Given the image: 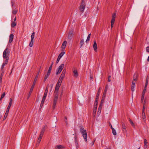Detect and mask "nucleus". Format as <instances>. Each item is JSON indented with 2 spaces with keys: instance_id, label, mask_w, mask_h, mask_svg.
<instances>
[{
  "instance_id": "obj_1",
  "label": "nucleus",
  "mask_w": 149,
  "mask_h": 149,
  "mask_svg": "<svg viewBox=\"0 0 149 149\" xmlns=\"http://www.w3.org/2000/svg\"><path fill=\"white\" fill-rule=\"evenodd\" d=\"M10 51L8 48H6L4 51L3 54V57L5 59L6 62H8L9 59Z\"/></svg>"
},
{
  "instance_id": "obj_49",
  "label": "nucleus",
  "mask_w": 149,
  "mask_h": 149,
  "mask_svg": "<svg viewBox=\"0 0 149 149\" xmlns=\"http://www.w3.org/2000/svg\"><path fill=\"white\" fill-rule=\"evenodd\" d=\"M74 138V140H75V142L77 141V135L76 134H75V135Z\"/></svg>"
},
{
  "instance_id": "obj_18",
  "label": "nucleus",
  "mask_w": 149,
  "mask_h": 149,
  "mask_svg": "<svg viewBox=\"0 0 149 149\" xmlns=\"http://www.w3.org/2000/svg\"><path fill=\"white\" fill-rule=\"evenodd\" d=\"M65 148V147L63 146L62 145H57L56 147L55 148L56 149H63Z\"/></svg>"
},
{
  "instance_id": "obj_42",
  "label": "nucleus",
  "mask_w": 149,
  "mask_h": 149,
  "mask_svg": "<svg viewBox=\"0 0 149 149\" xmlns=\"http://www.w3.org/2000/svg\"><path fill=\"white\" fill-rule=\"evenodd\" d=\"M105 98H103V97H102V99L101 101V103L100 104H102H102L104 102V100L105 99Z\"/></svg>"
},
{
  "instance_id": "obj_35",
  "label": "nucleus",
  "mask_w": 149,
  "mask_h": 149,
  "mask_svg": "<svg viewBox=\"0 0 149 149\" xmlns=\"http://www.w3.org/2000/svg\"><path fill=\"white\" fill-rule=\"evenodd\" d=\"M145 94L142 93V97H141V101L142 102H143V101L144 97L145 96Z\"/></svg>"
},
{
  "instance_id": "obj_31",
  "label": "nucleus",
  "mask_w": 149,
  "mask_h": 149,
  "mask_svg": "<svg viewBox=\"0 0 149 149\" xmlns=\"http://www.w3.org/2000/svg\"><path fill=\"white\" fill-rule=\"evenodd\" d=\"M54 93H55V95H54V97L58 98V92H54Z\"/></svg>"
},
{
  "instance_id": "obj_12",
  "label": "nucleus",
  "mask_w": 149,
  "mask_h": 149,
  "mask_svg": "<svg viewBox=\"0 0 149 149\" xmlns=\"http://www.w3.org/2000/svg\"><path fill=\"white\" fill-rule=\"evenodd\" d=\"M97 104L98 103H97L96 104V103H95V105L94 106V108H93V114L94 115L95 114V113H96L97 108Z\"/></svg>"
},
{
  "instance_id": "obj_36",
  "label": "nucleus",
  "mask_w": 149,
  "mask_h": 149,
  "mask_svg": "<svg viewBox=\"0 0 149 149\" xmlns=\"http://www.w3.org/2000/svg\"><path fill=\"white\" fill-rule=\"evenodd\" d=\"M45 130L42 128L41 131V132H40V134L42 136H43V134L45 131Z\"/></svg>"
},
{
  "instance_id": "obj_40",
  "label": "nucleus",
  "mask_w": 149,
  "mask_h": 149,
  "mask_svg": "<svg viewBox=\"0 0 149 149\" xmlns=\"http://www.w3.org/2000/svg\"><path fill=\"white\" fill-rule=\"evenodd\" d=\"M60 87H57L56 86L55 90L54 92H58V91L59 90V88Z\"/></svg>"
},
{
  "instance_id": "obj_23",
  "label": "nucleus",
  "mask_w": 149,
  "mask_h": 149,
  "mask_svg": "<svg viewBox=\"0 0 149 149\" xmlns=\"http://www.w3.org/2000/svg\"><path fill=\"white\" fill-rule=\"evenodd\" d=\"M102 108V104H100L98 108V113H100L101 112V109Z\"/></svg>"
},
{
  "instance_id": "obj_8",
  "label": "nucleus",
  "mask_w": 149,
  "mask_h": 149,
  "mask_svg": "<svg viewBox=\"0 0 149 149\" xmlns=\"http://www.w3.org/2000/svg\"><path fill=\"white\" fill-rule=\"evenodd\" d=\"M73 36V31H71L69 33L68 36V39L69 41H70L72 39Z\"/></svg>"
},
{
  "instance_id": "obj_10",
  "label": "nucleus",
  "mask_w": 149,
  "mask_h": 149,
  "mask_svg": "<svg viewBox=\"0 0 149 149\" xmlns=\"http://www.w3.org/2000/svg\"><path fill=\"white\" fill-rule=\"evenodd\" d=\"M58 98L54 97L53 99V107L54 109L56 107Z\"/></svg>"
},
{
  "instance_id": "obj_39",
  "label": "nucleus",
  "mask_w": 149,
  "mask_h": 149,
  "mask_svg": "<svg viewBox=\"0 0 149 149\" xmlns=\"http://www.w3.org/2000/svg\"><path fill=\"white\" fill-rule=\"evenodd\" d=\"M16 25V24L14 22H12L11 23V26L12 27H15Z\"/></svg>"
},
{
  "instance_id": "obj_61",
  "label": "nucleus",
  "mask_w": 149,
  "mask_h": 149,
  "mask_svg": "<svg viewBox=\"0 0 149 149\" xmlns=\"http://www.w3.org/2000/svg\"><path fill=\"white\" fill-rule=\"evenodd\" d=\"M47 94L44 93V95H43V97H46L47 96Z\"/></svg>"
},
{
  "instance_id": "obj_25",
  "label": "nucleus",
  "mask_w": 149,
  "mask_h": 149,
  "mask_svg": "<svg viewBox=\"0 0 149 149\" xmlns=\"http://www.w3.org/2000/svg\"><path fill=\"white\" fill-rule=\"evenodd\" d=\"M129 120L131 124V125H132V126L133 127L135 128V125L134 123H133L132 121L129 118Z\"/></svg>"
},
{
  "instance_id": "obj_4",
  "label": "nucleus",
  "mask_w": 149,
  "mask_h": 149,
  "mask_svg": "<svg viewBox=\"0 0 149 149\" xmlns=\"http://www.w3.org/2000/svg\"><path fill=\"white\" fill-rule=\"evenodd\" d=\"M38 75H39V73H38L37 75H36V77H35V78L34 79V81H33V85L30 89V91H29V95H30L31 94V93H32L33 90V88H34V87L35 85V84H36V81L37 80V79L38 78Z\"/></svg>"
},
{
  "instance_id": "obj_37",
  "label": "nucleus",
  "mask_w": 149,
  "mask_h": 149,
  "mask_svg": "<svg viewBox=\"0 0 149 149\" xmlns=\"http://www.w3.org/2000/svg\"><path fill=\"white\" fill-rule=\"evenodd\" d=\"M61 71L59 70L58 69H57L56 70V74H59V73H60V72H61Z\"/></svg>"
},
{
  "instance_id": "obj_59",
  "label": "nucleus",
  "mask_w": 149,
  "mask_h": 149,
  "mask_svg": "<svg viewBox=\"0 0 149 149\" xmlns=\"http://www.w3.org/2000/svg\"><path fill=\"white\" fill-rule=\"evenodd\" d=\"M136 82H135V81H134V80H133L132 84L135 85V84L136 83Z\"/></svg>"
},
{
  "instance_id": "obj_9",
  "label": "nucleus",
  "mask_w": 149,
  "mask_h": 149,
  "mask_svg": "<svg viewBox=\"0 0 149 149\" xmlns=\"http://www.w3.org/2000/svg\"><path fill=\"white\" fill-rule=\"evenodd\" d=\"M148 80L146 79V83H145V86H144V88L143 90V91L142 93L145 94V93H146V90H147V85L148 84Z\"/></svg>"
},
{
  "instance_id": "obj_33",
  "label": "nucleus",
  "mask_w": 149,
  "mask_h": 149,
  "mask_svg": "<svg viewBox=\"0 0 149 149\" xmlns=\"http://www.w3.org/2000/svg\"><path fill=\"white\" fill-rule=\"evenodd\" d=\"M112 132L113 134V135H116V132L114 128H112Z\"/></svg>"
},
{
  "instance_id": "obj_7",
  "label": "nucleus",
  "mask_w": 149,
  "mask_h": 149,
  "mask_svg": "<svg viewBox=\"0 0 149 149\" xmlns=\"http://www.w3.org/2000/svg\"><path fill=\"white\" fill-rule=\"evenodd\" d=\"M145 106L144 105H143V109H142V118L143 119V120H144V121H146V116L145 113Z\"/></svg>"
},
{
  "instance_id": "obj_30",
  "label": "nucleus",
  "mask_w": 149,
  "mask_h": 149,
  "mask_svg": "<svg viewBox=\"0 0 149 149\" xmlns=\"http://www.w3.org/2000/svg\"><path fill=\"white\" fill-rule=\"evenodd\" d=\"M91 33H90L88 35V36L87 37L86 40V42H87L89 40L91 36Z\"/></svg>"
},
{
  "instance_id": "obj_34",
  "label": "nucleus",
  "mask_w": 149,
  "mask_h": 149,
  "mask_svg": "<svg viewBox=\"0 0 149 149\" xmlns=\"http://www.w3.org/2000/svg\"><path fill=\"white\" fill-rule=\"evenodd\" d=\"M80 43L81 45V47L84 43V40L83 39L81 40L80 41Z\"/></svg>"
},
{
  "instance_id": "obj_43",
  "label": "nucleus",
  "mask_w": 149,
  "mask_h": 149,
  "mask_svg": "<svg viewBox=\"0 0 149 149\" xmlns=\"http://www.w3.org/2000/svg\"><path fill=\"white\" fill-rule=\"evenodd\" d=\"M63 78H64L60 76L58 80V81L62 82Z\"/></svg>"
},
{
  "instance_id": "obj_13",
  "label": "nucleus",
  "mask_w": 149,
  "mask_h": 149,
  "mask_svg": "<svg viewBox=\"0 0 149 149\" xmlns=\"http://www.w3.org/2000/svg\"><path fill=\"white\" fill-rule=\"evenodd\" d=\"M42 136H43L40 134L39 138L38 140L37 143L36 144V146L37 147L38 146L39 144L40 143L41 140V139H42Z\"/></svg>"
},
{
  "instance_id": "obj_20",
  "label": "nucleus",
  "mask_w": 149,
  "mask_h": 149,
  "mask_svg": "<svg viewBox=\"0 0 149 149\" xmlns=\"http://www.w3.org/2000/svg\"><path fill=\"white\" fill-rule=\"evenodd\" d=\"M8 63V62H6V61H5V62L3 63L1 66V70H4L3 68L5 65H6Z\"/></svg>"
},
{
  "instance_id": "obj_60",
  "label": "nucleus",
  "mask_w": 149,
  "mask_h": 149,
  "mask_svg": "<svg viewBox=\"0 0 149 149\" xmlns=\"http://www.w3.org/2000/svg\"><path fill=\"white\" fill-rule=\"evenodd\" d=\"M64 118H65V122L67 124V121H66L65 120H67V117H64Z\"/></svg>"
},
{
  "instance_id": "obj_54",
  "label": "nucleus",
  "mask_w": 149,
  "mask_h": 149,
  "mask_svg": "<svg viewBox=\"0 0 149 149\" xmlns=\"http://www.w3.org/2000/svg\"><path fill=\"white\" fill-rule=\"evenodd\" d=\"M60 59L61 58H60L59 57H58V58H57L56 61V63H58Z\"/></svg>"
},
{
  "instance_id": "obj_47",
  "label": "nucleus",
  "mask_w": 149,
  "mask_h": 149,
  "mask_svg": "<svg viewBox=\"0 0 149 149\" xmlns=\"http://www.w3.org/2000/svg\"><path fill=\"white\" fill-rule=\"evenodd\" d=\"M1 76L0 77H2L3 76V73L4 72V70H1Z\"/></svg>"
},
{
  "instance_id": "obj_64",
  "label": "nucleus",
  "mask_w": 149,
  "mask_h": 149,
  "mask_svg": "<svg viewBox=\"0 0 149 149\" xmlns=\"http://www.w3.org/2000/svg\"><path fill=\"white\" fill-rule=\"evenodd\" d=\"M2 77H0V82H1L2 81Z\"/></svg>"
},
{
  "instance_id": "obj_38",
  "label": "nucleus",
  "mask_w": 149,
  "mask_h": 149,
  "mask_svg": "<svg viewBox=\"0 0 149 149\" xmlns=\"http://www.w3.org/2000/svg\"><path fill=\"white\" fill-rule=\"evenodd\" d=\"M33 40H31V42L29 43V46L30 47H31L33 46Z\"/></svg>"
},
{
  "instance_id": "obj_45",
  "label": "nucleus",
  "mask_w": 149,
  "mask_h": 149,
  "mask_svg": "<svg viewBox=\"0 0 149 149\" xmlns=\"http://www.w3.org/2000/svg\"><path fill=\"white\" fill-rule=\"evenodd\" d=\"M148 146L147 144H145L144 146V149H147L148 148Z\"/></svg>"
},
{
  "instance_id": "obj_58",
  "label": "nucleus",
  "mask_w": 149,
  "mask_h": 149,
  "mask_svg": "<svg viewBox=\"0 0 149 149\" xmlns=\"http://www.w3.org/2000/svg\"><path fill=\"white\" fill-rule=\"evenodd\" d=\"M48 88H49V85H47L46 87L45 90H47V91L48 90Z\"/></svg>"
},
{
  "instance_id": "obj_17",
  "label": "nucleus",
  "mask_w": 149,
  "mask_h": 149,
  "mask_svg": "<svg viewBox=\"0 0 149 149\" xmlns=\"http://www.w3.org/2000/svg\"><path fill=\"white\" fill-rule=\"evenodd\" d=\"M97 46L96 41H95L94 42L93 45V48L95 51H96L97 49Z\"/></svg>"
},
{
  "instance_id": "obj_52",
  "label": "nucleus",
  "mask_w": 149,
  "mask_h": 149,
  "mask_svg": "<svg viewBox=\"0 0 149 149\" xmlns=\"http://www.w3.org/2000/svg\"><path fill=\"white\" fill-rule=\"evenodd\" d=\"M115 19H112L111 21V23L114 24Z\"/></svg>"
},
{
  "instance_id": "obj_51",
  "label": "nucleus",
  "mask_w": 149,
  "mask_h": 149,
  "mask_svg": "<svg viewBox=\"0 0 149 149\" xmlns=\"http://www.w3.org/2000/svg\"><path fill=\"white\" fill-rule=\"evenodd\" d=\"M146 51L149 53V47H146Z\"/></svg>"
},
{
  "instance_id": "obj_19",
  "label": "nucleus",
  "mask_w": 149,
  "mask_h": 149,
  "mask_svg": "<svg viewBox=\"0 0 149 149\" xmlns=\"http://www.w3.org/2000/svg\"><path fill=\"white\" fill-rule=\"evenodd\" d=\"M64 66V64H61L58 67V69L62 71Z\"/></svg>"
},
{
  "instance_id": "obj_28",
  "label": "nucleus",
  "mask_w": 149,
  "mask_h": 149,
  "mask_svg": "<svg viewBox=\"0 0 149 149\" xmlns=\"http://www.w3.org/2000/svg\"><path fill=\"white\" fill-rule=\"evenodd\" d=\"M61 83V82L58 81L56 84V86L58 87H60Z\"/></svg>"
},
{
  "instance_id": "obj_53",
  "label": "nucleus",
  "mask_w": 149,
  "mask_h": 149,
  "mask_svg": "<svg viewBox=\"0 0 149 149\" xmlns=\"http://www.w3.org/2000/svg\"><path fill=\"white\" fill-rule=\"evenodd\" d=\"M65 72H66V70H65L64 69L63 70L62 74L65 75Z\"/></svg>"
},
{
  "instance_id": "obj_56",
  "label": "nucleus",
  "mask_w": 149,
  "mask_h": 149,
  "mask_svg": "<svg viewBox=\"0 0 149 149\" xmlns=\"http://www.w3.org/2000/svg\"><path fill=\"white\" fill-rule=\"evenodd\" d=\"M47 128V126L46 125H45L44 126H43L42 127V129H44L45 130V129Z\"/></svg>"
},
{
  "instance_id": "obj_14",
  "label": "nucleus",
  "mask_w": 149,
  "mask_h": 149,
  "mask_svg": "<svg viewBox=\"0 0 149 149\" xmlns=\"http://www.w3.org/2000/svg\"><path fill=\"white\" fill-rule=\"evenodd\" d=\"M107 86L105 88V89L104 90V92L103 93V95L102 97H103V98H105L106 94L107 93Z\"/></svg>"
},
{
  "instance_id": "obj_26",
  "label": "nucleus",
  "mask_w": 149,
  "mask_h": 149,
  "mask_svg": "<svg viewBox=\"0 0 149 149\" xmlns=\"http://www.w3.org/2000/svg\"><path fill=\"white\" fill-rule=\"evenodd\" d=\"M137 74H134L133 77V80L134 81L136 82L137 81Z\"/></svg>"
},
{
  "instance_id": "obj_27",
  "label": "nucleus",
  "mask_w": 149,
  "mask_h": 149,
  "mask_svg": "<svg viewBox=\"0 0 149 149\" xmlns=\"http://www.w3.org/2000/svg\"><path fill=\"white\" fill-rule=\"evenodd\" d=\"M35 36V33L33 32L32 33L31 35V40H33Z\"/></svg>"
},
{
  "instance_id": "obj_41",
  "label": "nucleus",
  "mask_w": 149,
  "mask_h": 149,
  "mask_svg": "<svg viewBox=\"0 0 149 149\" xmlns=\"http://www.w3.org/2000/svg\"><path fill=\"white\" fill-rule=\"evenodd\" d=\"M116 13H113L112 15V19H115L116 18Z\"/></svg>"
},
{
  "instance_id": "obj_55",
  "label": "nucleus",
  "mask_w": 149,
  "mask_h": 149,
  "mask_svg": "<svg viewBox=\"0 0 149 149\" xmlns=\"http://www.w3.org/2000/svg\"><path fill=\"white\" fill-rule=\"evenodd\" d=\"M148 142L147 141V140L146 139H144V144H147Z\"/></svg>"
},
{
  "instance_id": "obj_15",
  "label": "nucleus",
  "mask_w": 149,
  "mask_h": 149,
  "mask_svg": "<svg viewBox=\"0 0 149 149\" xmlns=\"http://www.w3.org/2000/svg\"><path fill=\"white\" fill-rule=\"evenodd\" d=\"M14 35L13 34H11L9 36V42L11 43L13 41V39Z\"/></svg>"
},
{
  "instance_id": "obj_16",
  "label": "nucleus",
  "mask_w": 149,
  "mask_h": 149,
  "mask_svg": "<svg viewBox=\"0 0 149 149\" xmlns=\"http://www.w3.org/2000/svg\"><path fill=\"white\" fill-rule=\"evenodd\" d=\"M74 75L75 77H77L78 76V72L77 70L75 69L73 71Z\"/></svg>"
},
{
  "instance_id": "obj_57",
  "label": "nucleus",
  "mask_w": 149,
  "mask_h": 149,
  "mask_svg": "<svg viewBox=\"0 0 149 149\" xmlns=\"http://www.w3.org/2000/svg\"><path fill=\"white\" fill-rule=\"evenodd\" d=\"M65 76V75L63 74H61V77L64 78Z\"/></svg>"
},
{
  "instance_id": "obj_44",
  "label": "nucleus",
  "mask_w": 149,
  "mask_h": 149,
  "mask_svg": "<svg viewBox=\"0 0 149 149\" xmlns=\"http://www.w3.org/2000/svg\"><path fill=\"white\" fill-rule=\"evenodd\" d=\"M75 144L76 148H78L79 147L78 142L77 141H75Z\"/></svg>"
},
{
  "instance_id": "obj_50",
  "label": "nucleus",
  "mask_w": 149,
  "mask_h": 149,
  "mask_svg": "<svg viewBox=\"0 0 149 149\" xmlns=\"http://www.w3.org/2000/svg\"><path fill=\"white\" fill-rule=\"evenodd\" d=\"M44 103V102H42L41 101V104H40V109H41Z\"/></svg>"
},
{
  "instance_id": "obj_21",
  "label": "nucleus",
  "mask_w": 149,
  "mask_h": 149,
  "mask_svg": "<svg viewBox=\"0 0 149 149\" xmlns=\"http://www.w3.org/2000/svg\"><path fill=\"white\" fill-rule=\"evenodd\" d=\"M53 62L51 64V65L50 66L49 68V70L48 71V72H48L49 73H50L51 72V70H52V66L53 65Z\"/></svg>"
},
{
  "instance_id": "obj_3",
  "label": "nucleus",
  "mask_w": 149,
  "mask_h": 149,
  "mask_svg": "<svg viewBox=\"0 0 149 149\" xmlns=\"http://www.w3.org/2000/svg\"><path fill=\"white\" fill-rule=\"evenodd\" d=\"M12 99L11 98H10V102L9 104V105L7 108V110L6 111V112L5 114L3 119L5 120V119L6 118H7L8 115V114L10 109L11 107V105L12 104Z\"/></svg>"
},
{
  "instance_id": "obj_32",
  "label": "nucleus",
  "mask_w": 149,
  "mask_h": 149,
  "mask_svg": "<svg viewBox=\"0 0 149 149\" xmlns=\"http://www.w3.org/2000/svg\"><path fill=\"white\" fill-rule=\"evenodd\" d=\"M135 87V85L132 84L131 86V90L132 92H133L134 90V88Z\"/></svg>"
},
{
  "instance_id": "obj_5",
  "label": "nucleus",
  "mask_w": 149,
  "mask_h": 149,
  "mask_svg": "<svg viewBox=\"0 0 149 149\" xmlns=\"http://www.w3.org/2000/svg\"><path fill=\"white\" fill-rule=\"evenodd\" d=\"M85 0H82L81 5L80 7V11L83 12L85 8V4L84 3Z\"/></svg>"
},
{
  "instance_id": "obj_6",
  "label": "nucleus",
  "mask_w": 149,
  "mask_h": 149,
  "mask_svg": "<svg viewBox=\"0 0 149 149\" xmlns=\"http://www.w3.org/2000/svg\"><path fill=\"white\" fill-rule=\"evenodd\" d=\"M100 88L99 90L97 93L96 97L95 100V102L96 103V104L98 103V101L99 99V96L100 95Z\"/></svg>"
},
{
  "instance_id": "obj_29",
  "label": "nucleus",
  "mask_w": 149,
  "mask_h": 149,
  "mask_svg": "<svg viewBox=\"0 0 149 149\" xmlns=\"http://www.w3.org/2000/svg\"><path fill=\"white\" fill-rule=\"evenodd\" d=\"M17 10L16 9H14L13 10L12 13L14 15H15L17 12Z\"/></svg>"
},
{
  "instance_id": "obj_48",
  "label": "nucleus",
  "mask_w": 149,
  "mask_h": 149,
  "mask_svg": "<svg viewBox=\"0 0 149 149\" xmlns=\"http://www.w3.org/2000/svg\"><path fill=\"white\" fill-rule=\"evenodd\" d=\"M46 97H43H43L42 98V102H44L45 99H46Z\"/></svg>"
},
{
  "instance_id": "obj_24",
  "label": "nucleus",
  "mask_w": 149,
  "mask_h": 149,
  "mask_svg": "<svg viewBox=\"0 0 149 149\" xmlns=\"http://www.w3.org/2000/svg\"><path fill=\"white\" fill-rule=\"evenodd\" d=\"M50 74V73H49L48 72H47V74L45 75L44 79V81H45L48 77L49 76V75Z\"/></svg>"
},
{
  "instance_id": "obj_62",
  "label": "nucleus",
  "mask_w": 149,
  "mask_h": 149,
  "mask_svg": "<svg viewBox=\"0 0 149 149\" xmlns=\"http://www.w3.org/2000/svg\"><path fill=\"white\" fill-rule=\"evenodd\" d=\"M48 91H47V90H45V92L44 93L47 94V93H48Z\"/></svg>"
},
{
  "instance_id": "obj_11",
  "label": "nucleus",
  "mask_w": 149,
  "mask_h": 149,
  "mask_svg": "<svg viewBox=\"0 0 149 149\" xmlns=\"http://www.w3.org/2000/svg\"><path fill=\"white\" fill-rule=\"evenodd\" d=\"M67 43V41L66 40L64 41L63 42L62 46H61V47L62 49V50H64L65 49Z\"/></svg>"
},
{
  "instance_id": "obj_46",
  "label": "nucleus",
  "mask_w": 149,
  "mask_h": 149,
  "mask_svg": "<svg viewBox=\"0 0 149 149\" xmlns=\"http://www.w3.org/2000/svg\"><path fill=\"white\" fill-rule=\"evenodd\" d=\"M5 95V93H3L1 95V97L0 100H1L2 98H3L4 97Z\"/></svg>"
},
{
  "instance_id": "obj_22",
  "label": "nucleus",
  "mask_w": 149,
  "mask_h": 149,
  "mask_svg": "<svg viewBox=\"0 0 149 149\" xmlns=\"http://www.w3.org/2000/svg\"><path fill=\"white\" fill-rule=\"evenodd\" d=\"M65 54V52L64 51H62L58 57L60 58H61L62 57V56Z\"/></svg>"
},
{
  "instance_id": "obj_2",
  "label": "nucleus",
  "mask_w": 149,
  "mask_h": 149,
  "mask_svg": "<svg viewBox=\"0 0 149 149\" xmlns=\"http://www.w3.org/2000/svg\"><path fill=\"white\" fill-rule=\"evenodd\" d=\"M80 132L81 133L82 136H83L84 139L86 142L87 141V134L86 132V130H85L84 129L81 127L80 128Z\"/></svg>"
},
{
  "instance_id": "obj_63",
  "label": "nucleus",
  "mask_w": 149,
  "mask_h": 149,
  "mask_svg": "<svg viewBox=\"0 0 149 149\" xmlns=\"http://www.w3.org/2000/svg\"><path fill=\"white\" fill-rule=\"evenodd\" d=\"M114 24L111 23V27L112 28L113 27Z\"/></svg>"
}]
</instances>
